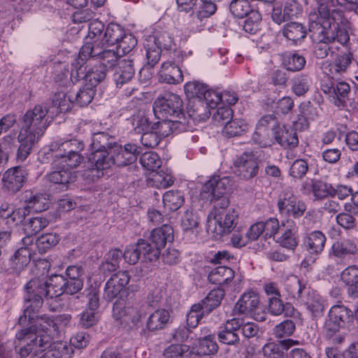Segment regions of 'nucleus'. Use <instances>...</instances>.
Here are the masks:
<instances>
[{
    "instance_id": "obj_24",
    "label": "nucleus",
    "mask_w": 358,
    "mask_h": 358,
    "mask_svg": "<svg viewBox=\"0 0 358 358\" xmlns=\"http://www.w3.org/2000/svg\"><path fill=\"white\" fill-rule=\"evenodd\" d=\"M235 278V271L230 267L219 266L213 268L208 274V280L210 283L217 285V288L224 291Z\"/></svg>"
},
{
    "instance_id": "obj_22",
    "label": "nucleus",
    "mask_w": 358,
    "mask_h": 358,
    "mask_svg": "<svg viewBox=\"0 0 358 358\" xmlns=\"http://www.w3.org/2000/svg\"><path fill=\"white\" fill-rule=\"evenodd\" d=\"M114 71L113 80L117 87L129 85L135 75L134 60L129 57L121 59Z\"/></svg>"
},
{
    "instance_id": "obj_62",
    "label": "nucleus",
    "mask_w": 358,
    "mask_h": 358,
    "mask_svg": "<svg viewBox=\"0 0 358 358\" xmlns=\"http://www.w3.org/2000/svg\"><path fill=\"white\" fill-rule=\"evenodd\" d=\"M189 350V345L186 344H171L164 349L163 357L164 358H185Z\"/></svg>"
},
{
    "instance_id": "obj_28",
    "label": "nucleus",
    "mask_w": 358,
    "mask_h": 358,
    "mask_svg": "<svg viewBox=\"0 0 358 358\" xmlns=\"http://www.w3.org/2000/svg\"><path fill=\"white\" fill-rule=\"evenodd\" d=\"M326 241V236L321 231H313L303 236L302 247L310 254L317 255L324 250Z\"/></svg>"
},
{
    "instance_id": "obj_48",
    "label": "nucleus",
    "mask_w": 358,
    "mask_h": 358,
    "mask_svg": "<svg viewBox=\"0 0 358 358\" xmlns=\"http://www.w3.org/2000/svg\"><path fill=\"white\" fill-rule=\"evenodd\" d=\"M52 107L55 108V113L68 112L73 104V101L70 96L64 92H55L51 99Z\"/></svg>"
},
{
    "instance_id": "obj_17",
    "label": "nucleus",
    "mask_w": 358,
    "mask_h": 358,
    "mask_svg": "<svg viewBox=\"0 0 358 358\" xmlns=\"http://www.w3.org/2000/svg\"><path fill=\"white\" fill-rule=\"evenodd\" d=\"M161 120L152 126V129H155L159 136L167 137L172 133H181L187 131L189 129V121L185 116L176 117H160Z\"/></svg>"
},
{
    "instance_id": "obj_27",
    "label": "nucleus",
    "mask_w": 358,
    "mask_h": 358,
    "mask_svg": "<svg viewBox=\"0 0 358 358\" xmlns=\"http://www.w3.org/2000/svg\"><path fill=\"white\" fill-rule=\"evenodd\" d=\"M267 308L268 313L273 316L282 315L285 317H294L297 313L293 304L290 302H284L281 296L268 297Z\"/></svg>"
},
{
    "instance_id": "obj_3",
    "label": "nucleus",
    "mask_w": 358,
    "mask_h": 358,
    "mask_svg": "<svg viewBox=\"0 0 358 358\" xmlns=\"http://www.w3.org/2000/svg\"><path fill=\"white\" fill-rule=\"evenodd\" d=\"M27 303L23 315L19 318V324H26L27 319L31 322L43 305V298L50 299V292L47 276H38L31 278L24 287Z\"/></svg>"
},
{
    "instance_id": "obj_44",
    "label": "nucleus",
    "mask_w": 358,
    "mask_h": 358,
    "mask_svg": "<svg viewBox=\"0 0 358 358\" xmlns=\"http://www.w3.org/2000/svg\"><path fill=\"white\" fill-rule=\"evenodd\" d=\"M105 29L104 24L100 20H94L90 22L87 37L88 41L85 43L101 45Z\"/></svg>"
},
{
    "instance_id": "obj_6",
    "label": "nucleus",
    "mask_w": 358,
    "mask_h": 358,
    "mask_svg": "<svg viewBox=\"0 0 358 358\" xmlns=\"http://www.w3.org/2000/svg\"><path fill=\"white\" fill-rule=\"evenodd\" d=\"M317 6V10L312 11L308 15L309 22H331L341 24L346 26L349 21L345 13L338 8L330 10L329 6L336 8L339 5V0H314Z\"/></svg>"
},
{
    "instance_id": "obj_32",
    "label": "nucleus",
    "mask_w": 358,
    "mask_h": 358,
    "mask_svg": "<svg viewBox=\"0 0 358 358\" xmlns=\"http://www.w3.org/2000/svg\"><path fill=\"white\" fill-rule=\"evenodd\" d=\"M298 343V341L291 338L280 341L278 343H268L264 345L262 352L266 358H284L285 351Z\"/></svg>"
},
{
    "instance_id": "obj_55",
    "label": "nucleus",
    "mask_w": 358,
    "mask_h": 358,
    "mask_svg": "<svg viewBox=\"0 0 358 358\" xmlns=\"http://www.w3.org/2000/svg\"><path fill=\"white\" fill-rule=\"evenodd\" d=\"M313 195L314 201H322L331 197L333 185L322 180L313 178Z\"/></svg>"
},
{
    "instance_id": "obj_60",
    "label": "nucleus",
    "mask_w": 358,
    "mask_h": 358,
    "mask_svg": "<svg viewBox=\"0 0 358 358\" xmlns=\"http://www.w3.org/2000/svg\"><path fill=\"white\" fill-rule=\"evenodd\" d=\"M49 223V220L43 217H31L24 224V230L27 234L34 236L45 229Z\"/></svg>"
},
{
    "instance_id": "obj_61",
    "label": "nucleus",
    "mask_w": 358,
    "mask_h": 358,
    "mask_svg": "<svg viewBox=\"0 0 358 358\" xmlns=\"http://www.w3.org/2000/svg\"><path fill=\"white\" fill-rule=\"evenodd\" d=\"M131 124L134 130L138 134L152 129V126L144 111H138L131 116Z\"/></svg>"
},
{
    "instance_id": "obj_45",
    "label": "nucleus",
    "mask_w": 358,
    "mask_h": 358,
    "mask_svg": "<svg viewBox=\"0 0 358 358\" xmlns=\"http://www.w3.org/2000/svg\"><path fill=\"white\" fill-rule=\"evenodd\" d=\"M248 126L242 119H234L226 122L222 134L228 138L240 136L246 133Z\"/></svg>"
},
{
    "instance_id": "obj_54",
    "label": "nucleus",
    "mask_w": 358,
    "mask_h": 358,
    "mask_svg": "<svg viewBox=\"0 0 358 358\" xmlns=\"http://www.w3.org/2000/svg\"><path fill=\"white\" fill-rule=\"evenodd\" d=\"M61 169L52 171L48 176L50 182L66 186L70 182H74L76 180L75 174L71 171L66 169L63 166H58Z\"/></svg>"
},
{
    "instance_id": "obj_30",
    "label": "nucleus",
    "mask_w": 358,
    "mask_h": 358,
    "mask_svg": "<svg viewBox=\"0 0 358 358\" xmlns=\"http://www.w3.org/2000/svg\"><path fill=\"white\" fill-rule=\"evenodd\" d=\"M273 136L276 142L285 148H294L299 144L296 131L291 127L280 125L277 127V129H274Z\"/></svg>"
},
{
    "instance_id": "obj_10",
    "label": "nucleus",
    "mask_w": 358,
    "mask_h": 358,
    "mask_svg": "<svg viewBox=\"0 0 358 358\" xmlns=\"http://www.w3.org/2000/svg\"><path fill=\"white\" fill-rule=\"evenodd\" d=\"M15 337L19 341H29L34 348V354L52 350L53 338L46 331L38 329L36 326L22 329Z\"/></svg>"
},
{
    "instance_id": "obj_47",
    "label": "nucleus",
    "mask_w": 358,
    "mask_h": 358,
    "mask_svg": "<svg viewBox=\"0 0 358 358\" xmlns=\"http://www.w3.org/2000/svg\"><path fill=\"white\" fill-rule=\"evenodd\" d=\"M150 180L158 188H167L174 182V178L169 169H160L151 173Z\"/></svg>"
},
{
    "instance_id": "obj_53",
    "label": "nucleus",
    "mask_w": 358,
    "mask_h": 358,
    "mask_svg": "<svg viewBox=\"0 0 358 358\" xmlns=\"http://www.w3.org/2000/svg\"><path fill=\"white\" fill-rule=\"evenodd\" d=\"M50 299L56 298L65 294V276L53 275L47 277Z\"/></svg>"
},
{
    "instance_id": "obj_58",
    "label": "nucleus",
    "mask_w": 358,
    "mask_h": 358,
    "mask_svg": "<svg viewBox=\"0 0 358 358\" xmlns=\"http://www.w3.org/2000/svg\"><path fill=\"white\" fill-rule=\"evenodd\" d=\"M313 109V106L310 105V103H302L299 106V113L297 115V118L296 120L293 122V129L299 131H303L306 129L309 123L308 121V112H310Z\"/></svg>"
},
{
    "instance_id": "obj_57",
    "label": "nucleus",
    "mask_w": 358,
    "mask_h": 358,
    "mask_svg": "<svg viewBox=\"0 0 358 358\" xmlns=\"http://www.w3.org/2000/svg\"><path fill=\"white\" fill-rule=\"evenodd\" d=\"M279 245L291 251H294L299 245L296 231L293 229H287L275 241Z\"/></svg>"
},
{
    "instance_id": "obj_12",
    "label": "nucleus",
    "mask_w": 358,
    "mask_h": 358,
    "mask_svg": "<svg viewBox=\"0 0 358 358\" xmlns=\"http://www.w3.org/2000/svg\"><path fill=\"white\" fill-rule=\"evenodd\" d=\"M322 92L329 96L330 101L339 108H344L348 105L353 107L354 98L351 99V87L344 81L323 83L321 85Z\"/></svg>"
},
{
    "instance_id": "obj_41",
    "label": "nucleus",
    "mask_w": 358,
    "mask_h": 358,
    "mask_svg": "<svg viewBox=\"0 0 358 358\" xmlns=\"http://www.w3.org/2000/svg\"><path fill=\"white\" fill-rule=\"evenodd\" d=\"M282 64L289 72H299L305 68L306 59L302 55L292 52L283 56Z\"/></svg>"
},
{
    "instance_id": "obj_56",
    "label": "nucleus",
    "mask_w": 358,
    "mask_h": 358,
    "mask_svg": "<svg viewBox=\"0 0 358 358\" xmlns=\"http://www.w3.org/2000/svg\"><path fill=\"white\" fill-rule=\"evenodd\" d=\"M95 93V87L86 83L76 93L73 103L80 107L86 106L92 102Z\"/></svg>"
},
{
    "instance_id": "obj_64",
    "label": "nucleus",
    "mask_w": 358,
    "mask_h": 358,
    "mask_svg": "<svg viewBox=\"0 0 358 358\" xmlns=\"http://www.w3.org/2000/svg\"><path fill=\"white\" fill-rule=\"evenodd\" d=\"M60 236L57 233H47L38 238L36 244L39 251L45 252L58 244Z\"/></svg>"
},
{
    "instance_id": "obj_4",
    "label": "nucleus",
    "mask_w": 358,
    "mask_h": 358,
    "mask_svg": "<svg viewBox=\"0 0 358 358\" xmlns=\"http://www.w3.org/2000/svg\"><path fill=\"white\" fill-rule=\"evenodd\" d=\"M353 317L352 311L343 305L333 306L322 326V334L326 341L334 345H342L345 336L340 329L348 323Z\"/></svg>"
},
{
    "instance_id": "obj_8",
    "label": "nucleus",
    "mask_w": 358,
    "mask_h": 358,
    "mask_svg": "<svg viewBox=\"0 0 358 358\" xmlns=\"http://www.w3.org/2000/svg\"><path fill=\"white\" fill-rule=\"evenodd\" d=\"M261 160L253 152H244L233 159L232 171L235 176L244 180L257 177L259 171Z\"/></svg>"
},
{
    "instance_id": "obj_40",
    "label": "nucleus",
    "mask_w": 358,
    "mask_h": 358,
    "mask_svg": "<svg viewBox=\"0 0 358 358\" xmlns=\"http://www.w3.org/2000/svg\"><path fill=\"white\" fill-rule=\"evenodd\" d=\"M125 30L120 25L115 23H110L106 28L101 45L114 46L124 36Z\"/></svg>"
},
{
    "instance_id": "obj_13",
    "label": "nucleus",
    "mask_w": 358,
    "mask_h": 358,
    "mask_svg": "<svg viewBox=\"0 0 358 358\" xmlns=\"http://www.w3.org/2000/svg\"><path fill=\"white\" fill-rule=\"evenodd\" d=\"M81 55L84 58H92L99 61V65L107 69V71L114 70L118 65L120 55L113 50L103 49V45L85 43L83 45Z\"/></svg>"
},
{
    "instance_id": "obj_18",
    "label": "nucleus",
    "mask_w": 358,
    "mask_h": 358,
    "mask_svg": "<svg viewBox=\"0 0 358 358\" xmlns=\"http://www.w3.org/2000/svg\"><path fill=\"white\" fill-rule=\"evenodd\" d=\"M241 327L240 318L234 317L226 320L217 332L219 342L227 345L238 346L241 344V338L238 331Z\"/></svg>"
},
{
    "instance_id": "obj_19",
    "label": "nucleus",
    "mask_w": 358,
    "mask_h": 358,
    "mask_svg": "<svg viewBox=\"0 0 358 358\" xmlns=\"http://www.w3.org/2000/svg\"><path fill=\"white\" fill-rule=\"evenodd\" d=\"M141 148L135 144L127 143L124 148L117 143L112 148L114 165L117 167L128 166L134 163L141 152Z\"/></svg>"
},
{
    "instance_id": "obj_29",
    "label": "nucleus",
    "mask_w": 358,
    "mask_h": 358,
    "mask_svg": "<svg viewBox=\"0 0 358 358\" xmlns=\"http://www.w3.org/2000/svg\"><path fill=\"white\" fill-rule=\"evenodd\" d=\"M299 301L306 307L315 317L321 315L324 310L323 298L312 290L310 287L308 288Z\"/></svg>"
},
{
    "instance_id": "obj_26",
    "label": "nucleus",
    "mask_w": 358,
    "mask_h": 358,
    "mask_svg": "<svg viewBox=\"0 0 358 358\" xmlns=\"http://www.w3.org/2000/svg\"><path fill=\"white\" fill-rule=\"evenodd\" d=\"M112 150H103L99 151L91 152L88 157V162L90 164L92 170H96L98 173L103 170L110 169L114 165L113 155Z\"/></svg>"
},
{
    "instance_id": "obj_50",
    "label": "nucleus",
    "mask_w": 358,
    "mask_h": 358,
    "mask_svg": "<svg viewBox=\"0 0 358 358\" xmlns=\"http://www.w3.org/2000/svg\"><path fill=\"white\" fill-rule=\"evenodd\" d=\"M83 159L81 155L64 154L61 152L56 154L54 163L57 166H63L71 171L72 169L78 166Z\"/></svg>"
},
{
    "instance_id": "obj_31",
    "label": "nucleus",
    "mask_w": 358,
    "mask_h": 358,
    "mask_svg": "<svg viewBox=\"0 0 358 358\" xmlns=\"http://www.w3.org/2000/svg\"><path fill=\"white\" fill-rule=\"evenodd\" d=\"M25 210L39 213L49 208V199L45 194H34L32 191H26L23 196Z\"/></svg>"
},
{
    "instance_id": "obj_2",
    "label": "nucleus",
    "mask_w": 358,
    "mask_h": 358,
    "mask_svg": "<svg viewBox=\"0 0 358 358\" xmlns=\"http://www.w3.org/2000/svg\"><path fill=\"white\" fill-rule=\"evenodd\" d=\"M230 181L228 177L220 178L218 175H213L203 185L201 196L213 204V208L208 215V222L210 223V217H215L225 213L229 207L230 201L226 192Z\"/></svg>"
},
{
    "instance_id": "obj_49",
    "label": "nucleus",
    "mask_w": 358,
    "mask_h": 358,
    "mask_svg": "<svg viewBox=\"0 0 358 358\" xmlns=\"http://www.w3.org/2000/svg\"><path fill=\"white\" fill-rule=\"evenodd\" d=\"M184 195L179 190H170L163 195V203L171 211H176L184 203Z\"/></svg>"
},
{
    "instance_id": "obj_9",
    "label": "nucleus",
    "mask_w": 358,
    "mask_h": 358,
    "mask_svg": "<svg viewBox=\"0 0 358 358\" xmlns=\"http://www.w3.org/2000/svg\"><path fill=\"white\" fill-rule=\"evenodd\" d=\"M48 111L47 106L43 104L36 105L32 110H27L23 117L20 131L36 134L38 138H41L49 125L45 118Z\"/></svg>"
},
{
    "instance_id": "obj_15",
    "label": "nucleus",
    "mask_w": 358,
    "mask_h": 358,
    "mask_svg": "<svg viewBox=\"0 0 358 358\" xmlns=\"http://www.w3.org/2000/svg\"><path fill=\"white\" fill-rule=\"evenodd\" d=\"M211 222H207V231L215 236H222L230 234L237 224L238 214L235 210L222 213L220 216L210 217Z\"/></svg>"
},
{
    "instance_id": "obj_7",
    "label": "nucleus",
    "mask_w": 358,
    "mask_h": 358,
    "mask_svg": "<svg viewBox=\"0 0 358 358\" xmlns=\"http://www.w3.org/2000/svg\"><path fill=\"white\" fill-rule=\"evenodd\" d=\"M183 102L180 96L176 94L165 92L159 95L153 103V111L155 116L162 117H176L185 116L182 111Z\"/></svg>"
},
{
    "instance_id": "obj_52",
    "label": "nucleus",
    "mask_w": 358,
    "mask_h": 358,
    "mask_svg": "<svg viewBox=\"0 0 358 358\" xmlns=\"http://www.w3.org/2000/svg\"><path fill=\"white\" fill-rule=\"evenodd\" d=\"M107 73L108 71L106 67L96 64L88 69L84 80L86 83L96 87L98 84L105 80Z\"/></svg>"
},
{
    "instance_id": "obj_51",
    "label": "nucleus",
    "mask_w": 358,
    "mask_h": 358,
    "mask_svg": "<svg viewBox=\"0 0 358 358\" xmlns=\"http://www.w3.org/2000/svg\"><path fill=\"white\" fill-rule=\"evenodd\" d=\"M82 50L83 46L79 51L78 57L71 63V79L73 82L81 79L84 80L88 70L85 66V62L89 58H84L81 55Z\"/></svg>"
},
{
    "instance_id": "obj_25",
    "label": "nucleus",
    "mask_w": 358,
    "mask_h": 358,
    "mask_svg": "<svg viewBox=\"0 0 358 358\" xmlns=\"http://www.w3.org/2000/svg\"><path fill=\"white\" fill-rule=\"evenodd\" d=\"M352 53L348 52L338 55L334 62H324L322 64L324 73L333 78L334 76L345 72L352 63Z\"/></svg>"
},
{
    "instance_id": "obj_20",
    "label": "nucleus",
    "mask_w": 358,
    "mask_h": 358,
    "mask_svg": "<svg viewBox=\"0 0 358 358\" xmlns=\"http://www.w3.org/2000/svg\"><path fill=\"white\" fill-rule=\"evenodd\" d=\"M27 180V174L22 167L17 166L8 169L3 176V188L8 193L20 191Z\"/></svg>"
},
{
    "instance_id": "obj_5",
    "label": "nucleus",
    "mask_w": 358,
    "mask_h": 358,
    "mask_svg": "<svg viewBox=\"0 0 358 358\" xmlns=\"http://www.w3.org/2000/svg\"><path fill=\"white\" fill-rule=\"evenodd\" d=\"M173 45V39L166 31H155L148 36L144 42L146 52V64L141 69V74L150 66H155L160 59L162 50H170Z\"/></svg>"
},
{
    "instance_id": "obj_43",
    "label": "nucleus",
    "mask_w": 358,
    "mask_h": 358,
    "mask_svg": "<svg viewBox=\"0 0 358 358\" xmlns=\"http://www.w3.org/2000/svg\"><path fill=\"white\" fill-rule=\"evenodd\" d=\"M285 290L289 295L298 301L301 299L303 295L310 287L303 282L296 276L287 278L285 282Z\"/></svg>"
},
{
    "instance_id": "obj_39",
    "label": "nucleus",
    "mask_w": 358,
    "mask_h": 358,
    "mask_svg": "<svg viewBox=\"0 0 358 358\" xmlns=\"http://www.w3.org/2000/svg\"><path fill=\"white\" fill-rule=\"evenodd\" d=\"M358 252L357 245L350 239H343L334 242L331 246V253L338 258L354 255Z\"/></svg>"
},
{
    "instance_id": "obj_34",
    "label": "nucleus",
    "mask_w": 358,
    "mask_h": 358,
    "mask_svg": "<svg viewBox=\"0 0 358 358\" xmlns=\"http://www.w3.org/2000/svg\"><path fill=\"white\" fill-rule=\"evenodd\" d=\"M225 294L226 292L223 289L214 288L197 304L200 305L203 313L209 315L214 310L220 307Z\"/></svg>"
},
{
    "instance_id": "obj_23",
    "label": "nucleus",
    "mask_w": 358,
    "mask_h": 358,
    "mask_svg": "<svg viewBox=\"0 0 358 358\" xmlns=\"http://www.w3.org/2000/svg\"><path fill=\"white\" fill-rule=\"evenodd\" d=\"M148 247L145 240L139 238L136 244L129 245L126 248L124 252H122V257L130 265L137 264L141 257L144 262H155L154 259H151L147 256V252H150Z\"/></svg>"
},
{
    "instance_id": "obj_1",
    "label": "nucleus",
    "mask_w": 358,
    "mask_h": 358,
    "mask_svg": "<svg viewBox=\"0 0 358 358\" xmlns=\"http://www.w3.org/2000/svg\"><path fill=\"white\" fill-rule=\"evenodd\" d=\"M341 24L331 22H309L308 30L311 33V36L316 40L313 55L317 59L326 58L329 52L333 53L331 43L338 41L345 45L350 41L348 31L343 27Z\"/></svg>"
},
{
    "instance_id": "obj_38",
    "label": "nucleus",
    "mask_w": 358,
    "mask_h": 358,
    "mask_svg": "<svg viewBox=\"0 0 358 358\" xmlns=\"http://www.w3.org/2000/svg\"><path fill=\"white\" fill-rule=\"evenodd\" d=\"M117 142L115 138L106 132H96L93 134L90 144L91 152L103 150H112Z\"/></svg>"
},
{
    "instance_id": "obj_59",
    "label": "nucleus",
    "mask_w": 358,
    "mask_h": 358,
    "mask_svg": "<svg viewBox=\"0 0 358 358\" xmlns=\"http://www.w3.org/2000/svg\"><path fill=\"white\" fill-rule=\"evenodd\" d=\"M85 145L83 141L76 138L64 141L58 145L57 153L80 155L84 150Z\"/></svg>"
},
{
    "instance_id": "obj_46",
    "label": "nucleus",
    "mask_w": 358,
    "mask_h": 358,
    "mask_svg": "<svg viewBox=\"0 0 358 358\" xmlns=\"http://www.w3.org/2000/svg\"><path fill=\"white\" fill-rule=\"evenodd\" d=\"M147 306L135 303L127 306V316L133 327L138 329L142 324L143 319L148 315Z\"/></svg>"
},
{
    "instance_id": "obj_33",
    "label": "nucleus",
    "mask_w": 358,
    "mask_h": 358,
    "mask_svg": "<svg viewBox=\"0 0 358 358\" xmlns=\"http://www.w3.org/2000/svg\"><path fill=\"white\" fill-rule=\"evenodd\" d=\"M30 260L31 252L27 247H24L17 250L8 260L4 261L3 265L6 270L20 271L30 262Z\"/></svg>"
},
{
    "instance_id": "obj_16",
    "label": "nucleus",
    "mask_w": 358,
    "mask_h": 358,
    "mask_svg": "<svg viewBox=\"0 0 358 358\" xmlns=\"http://www.w3.org/2000/svg\"><path fill=\"white\" fill-rule=\"evenodd\" d=\"M173 55V60L162 63L159 73L160 80L169 84H178L183 80L180 65L182 62L184 56L178 51H175Z\"/></svg>"
},
{
    "instance_id": "obj_42",
    "label": "nucleus",
    "mask_w": 358,
    "mask_h": 358,
    "mask_svg": "<svg viewBox=\"0 0 358 358\" xmlns=\"http://www.w3.org/2000/svg\"><path fill=\"white\" fill-rule=\"evenodd\" d=\"M243 24L244 31L250 35H257L262 31V14L256 10L249 13L245 17Z\"/></svg>"
},
{
    "instance_id": "obj_21",
    "label": "nucleus",
    "mask_w": 358,
    "mask_h": 358,
    "mask_svg": "<svg viewBox=\"0 0 358 358\" xmlns=\"http://www.w3.org/2000/svg\"><path fill=\"white\" fill-rule=\"evenodd\" d=\"M170 312L165 308H158L152 312L146 320L145 326L141 331V336L164 329L170 323Z\"/></svg>"
},
{
    "instance_id": "obj_36",
    "label": "nucleus",
    "mask_w": 358,
    "mask_h": 358,
    "mask_svg": "<svg viewBox=\"0 0 358 358\" xmlns=\"http://www.w3.org/2000/svg\"><path fill=\"white\" fill-rule=\"evenodd\" d=\"M282 35L287 40L297 45L307 34V29L303 24L296 22L286 23L281 29Z\"/></svg>"
},
{
    "instance_id": "obj_35",
    "label": "nucleus",
    "mask_w": 358,
    "mask_h": 358,
    "mask_svg": "<svg viewBox=\"0 0 358 358\" xmlns=\"http://www.w3.org/2000/svg\"><path fill=\"white\" fill-rule=\"evenodd\" d=\"M40 138L36 136V134H28L20 131L18 135L20 146L17 152V159L21 162L24 161L30 155L34 145Z\"/></svg>"
},
{
    "instance_id": "obj_37",
    "label": "nucleus",
    "mask_w": 358,
    "mask_h": 358,
    "mask_svg": "<svg viewBox=\"0 0 358 358\" xmlns=\"http://www.w3.org/2000/svg\"><path fill=\"white\" fill-rule=\"evenodd\" d=\"M313 79L309 73L295 75L291 80V90L296 96H304L310 90Z\"/></svg>"
},
{
    "instance_id": "obj_11",
    "label": "nucleus",
    "mask_w": 358,
    "mask_h": 358,
    "mask_svg": "<svg viewBox=\"0 0 358 358\" xmlns=\"http://www.w3.org/2000/svg\"><path fill=\"white\" fill-rule=\"evenodd\" d=\"M174 240L173 229L171 225L164 224L160 227L155 228L150 232L148 240H145L148 244V257L157 261L161 254V250L167 243H172Z\"/></svg>"
},
{
    "instance_id": "obj_14",
    "label": "nucleus",
    "mask_w": 358,
    "mask_h": 358,
    "mask_svg": "<svg viewBox=\"0 0 358 358\" xmlns=\"http://www.w3.org/2000/svg\"><path fill=\"white\" fill-rule=\"evenodd\" d=\"M259 296L254 290L244 292L236 303L234 311L238 315H250L258 321H264L266 317L259 313Z\"/></svg>"
},
{
    "instance_id": "obj_63",
    "label": "nucleus",
    "mask_w": 358,
    "mask_h": 358,
    "mask_svg": "<svg viewBox=\"0 0 358 358\" xmlns=\"http://www.w3.org/2000/svg\"><path fill=\"white\" fill-rule=\"evenodd\" d=\"M229 8L232 15L238 18H243L248 16L249 13L256 10L252 8L248 0H233Z\"/></svg>"
}]
</instances>
